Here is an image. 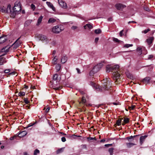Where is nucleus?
Instances as JSON below:
<instances>
[{
    "label": "nucleus",
    "instance_id": "nucleus-1",
    "mask_svg": "<svg viewBox=\"0 0 155 155\" xmlns=\"http://www.w3.org/2000/svg\"><path fill=\"white\" fill-rule=\"evenodd\" d=\"M104 85L102 87H99V86H96V84L92 82H90V84L92 86L96 87V89L101 91H103L105 90H108L110 87L111 85V83L110 80L109 78H106L104 80Z\"/></svg>",
    "mask_w": 155,
    "mask_h": 155
},
{
    "label": "nucleus",
    "instance_id": "nucleus-2",
    "mask_svg": "<svg viewBox=\"0 0 155 155\" xmlns=\"http://www.w3.org/2000/svg\"><path fill=\"white\" fill-rule=\"evenodd\" d=\"M103 66V64L101 63H99L95 66L90 72V74L91 75H92L93 74H94L99 71L100 69Z\"/></svg>",
    "mask_w": 155,
    "mask_h": 155
},
{
    "label": "nucleus",
    "instance_id": "nucleus-3",
    "mask_svg": "<svg viewBox=\"0 0 155 155\" xmlns=\"http://www.w3.org/2000/svg\"><path fill=\"white\" fill-rule=\"evenodd\" d=\"M64 29L63 26L58 25L54 27L52 29V32L55 33H58Z\"/></svg>",
    "mask_w": 155,
    "mask_h": 155
},
{
    "label": "nucleus",
    "instance_id": "nucleus-4",
    "mask_svg": "<svg viewBox=\"0 0 155 155\" xmlns=\"http://www.w3.org/2000/svg\"><path fill=\"white\" fill-rule=\"evenodd\" d=\"M17 11V10H0V12L1 13H10L11 17L14 18Z\"/></svg>",
    "mask_w": 155,
    "mask_h": 155
},
{
    "label": "nucleus",
    "instance_id": "nucleus-5",
    "mask_svg": "<svg viewBox=\"0 0 155 155\" xmlns=\"http://www.w3.org/2000/svg\"><path fill=\"white\" fill-rule=\"evenodd\" d=\"M37 37L38 38L39 40H41L42 42L45 43L46 44L48 43L49 41V40L46 36L42 35H38L37 36Z\"/></svg>",
    "mask_w": 155,
    "mask_h": 155
},
{
    "label": "nucleus",
    "instance_id": "nucleus-6",
    "mask_svg": "<svg viewBox=\"0 0 155 155\" xmlns=\"http://www.w3.org/2000/svg\"><path fill=\"white\" fill-rule=\"evenodd\" d=\"M58 2L59 5L63 8L66 9L67 8V4L64 1L58 0Z\"/></svg>",
    "mask_w": 155,
    "mask_h": 155
},
{
    "label": "nucleus",
    "instance_id": "nucleus-7",
    "mask_svg": "<svg viewBox=\"0 0 155 155\" xmlns=\"http://www.w3.org/2000/svg\"><path fill=\"white\" fill-rule=\"evenodd\" d=\"M16 9L21 10V5L20 2L19 1H17L15 2L12 10H15Z\"/></svg>",
    "mask_w": 155,
    "mask_h": 155
},
{
    "label": "nucleus",
    "instance_id": "nucleus-8",
    "mask_svg": "<svg viewBox=\"0 0 155 155\" xmlns=\"http://www.w3.org/2000/svg\"><path fill=\"white\" fill-rule=\"evenodd\" d=\"M115 7L117 10H120V9H122L125 8L126 6L121 4L119 3L116 5Z\"/></svg>",
    "mask_w": 155,
    "mask_h": 155
},
{
    "label": "nucleus",
    "instance_id": "nucleus-9",
    "mask_svg": "<svg viewBox=\"0 0 155 155\" xmlns=\"http://www.w3.org/2000/svg\"><path fill=\"white\" fill-rule=\"evenodd\" d=\"M150 78L149 77H147L145 78L141 81V82L143 84H146L149 83L150 81Z\"/></svg>",
    "mask_w": 155,
    "mask_h": 155
},
{
    "label": "nucleus",
    "instance_id": "nucleus-10",
    "mask_svg": "<svg viewBox=\"0 0 155 155\" xmlns=\"http://www.w3.org/2000/svg\"><path fill=\"white\" fill-rule=\"evenodd\" d=\"M67 57L65 55H63L61 57V62L62 64H64L67 61Z\"/></svg>",
    "mask_w": 155,
    "mask_h": 155
},
{
    "label": "nucleus",
    "instance_id": "nucleus-11",
    "mask_svg": "<svg viewBox=\"0 0 155 155\" xmlns=\"http://www.w3.org/2000/svg\"><path fill=\"white\" fill-rule=\"evenodd\" d=\"M27 134V132L25 130H24L20 132L18 134V136L20 137H22L26 135Z\"/></svg>",
    "mask_w": 155,
    "mask_h": 155
},
{
    "label": "nucleus",
    "instance_id": "nucleus-12",
    "mask_svg": "<svg viewBox=\"0 0 155 155\" xmlns=\"http://www.w3.org/2000/svg\"><path fill=\"white\" fill-rule=\"evenodd\" d=\"M106 72H109L113 70V67L111 65H107L106 66Z\"/></svg>",
    "mask_w": 155,
    "mask_h": 155
},
{
    "label": "nucleus",
    "instance_id": "nucleus-13",
    "mask_svg": "<svg viewBox=\"0 0 155 155\" xmlns=\"http://www.w3.org/2000/svg\"><path fill=\"white\" fill-rule=\"evenodd\" d=\"M113 75L116 80L118 79L120 76V74L118 72H114L113 73Z\"/></svg>",
    "mask_w": 155,
    "mask_h": 155
},
{
    "label": "nucleus",
    "instance_id": "nucleus-14",
    "mask_svg": "<svg viewBox=\"0 0 155 155\" xmlns=\"http://www.w3.org/2000/svg\"><path fill=\"white\" fill-rule=\"evenodd\" d=\"M153 40L154 38L153 37H150L149 38L147 39V41L148 44L149 45H150L152 43Z\"/></svg>",
    "mask_w": 155,
    "mask_h": 155
},
{
    "label": "nucleus",
    "instance_id": "nucleus-15",
    "mask_svg": "<svg viewBox=\"0 0 155 155\" xmlns=\"http://www.w3.org/2000/svg\"><path fill=\"white\" fill-rule=\"evenodd\" d=\"M147 137V136L145 135L144 136H141L140 137V141L141 144H142L143 143L145 140V139Z\"/></svg>",
    "mask_w": 155,
    "mask_h": 155
},
{
    "label": "nucleus",
    "instance_id": "nucleus-16",
    "mask_svg": "<svg viewBox=\"0 0 155 155\" xmlns=\"http://www.w3.org/2000/svg\"><path fill=\"white\" fill-rule=\"evenodd\" d=\"M7 40L5 36H2L0 37V44H2L4 42Z\"/></svg>",
    "mask_w": 155,
    "mask_h": 155
},
{
    "label": "nucleus",
    "instance_id": "nucleus-17",
    "mask_svg": "<svg viewBox=\"0 0 155 155\" xmlns=\"http://www.w3.org/2000/svg\"><path fill=\"white\" fill-rule=\"evenodd\" d=\"M46 3L48 5L52 10H55V8L52 3L50 2H47Z\"/></svg>",
    "mask_w": 155,
    "mask_h": 155
},
{
    "label": "nucleus",
    "instance_id": "nucleus-18",
    "mask_svg": "<svg viewBox=\"0 0 155 155\" xmlns=\"http://www.w3.org/2000/svg\"><path fill=\"white\" fill-rule=\"evenodd\" d=\"M58 59V58L57 56H55L52 61V63L54 64H56L57 63V61Z\"/></svg>",
    "mask_w": 155,
    "mask_h": 155
},
{
    "label": "nucleus",
    "instance_id": "nucleus-19",
    "mask_svg": "<svg viewBox=\"0 0 155 155\" xmlns=\"http://www.w3.org/2000/svg\"><path fill=\"white\" fill-rule=\"evenodd\" d=\"M84 29H86L87 27L89 29H91L93 28V26L91 25L90 24H86L84 26Z\"/></svg>",
    "mask_w": 155,
    "mask_h": 155
},
{
    "label": "nucleus",
    "instance_id": "nucleus-20",
    "mask_svg": "<svg viewBox=\"0 0 155 155\" xmlns=\"http://www.w3.org/2000/svg\"><path fill=\"white\" fill-rule=\"evenodd\" d=\"M5 62V58L3 57L0 58V65L3 64Z\"/></svg>",
    "mask_w": 155,
    "mask_h": 155
},
{
    "label": "nucleus",
    "instance_id": "nucleus-21",
    "mask_svg": "<svg viewBox=\"0 0 155 155\" xmlns=\"http://www.w3.org/2000/svg\"><path fill=\"white\" fill-rule=\"evenodd\" d=\"M122 119H123L122 118L118 119L117 121L116 124L114 125L116 127V125H117L118 126L120 125L121 124L122 120Z\"/></svg>",
    "mask_w": 155,
    "mask_h": 155
},
{
    "label": "nucleus",
    "instance_id": "nucleus-22",
    "mask_svg": "<svg viewBox=\"0 0 155 155\" xmlns=\"http://www.w3.org/2000/svg\"><path fill=\"white\" fill-rule=\"evenodd\" d=\"M56 20L55 19L53 18H49L48 21V23H51L54 22L56 21Z\"/></svg>",
    "mask_w": 155,
    "mask_h": 155
},
{
    "label": "nucleus",
    "instance_id": "nucleus-23",
    "mask_svg": "<svg viewBox=\"0 0 155 155\" xmlns=\"http://www.w3.org/2000/svg\"><path fill=\"white\" fill-rule=\"evenodd\" d=\"M43 18V16H41L38 19L37 21V25H39L41 22L42 19Z\"/></svg>",
    "mask_w": 155,
    "mask_h": 155
},
{
    "label": "nucleus",
    "instance_id": "nucleus-24",
    "mask_svg": "<svg viewBox=\"0 0 155 155\" xmlns=\"http://www.w3.org/2000/svg\"><path fill=\"white\" fill-rule=\"evenodd\" d=\"M61 68V65L59 64H56L55 66V68L57 71H60Z\"/></svg>",
    "mask_w": 155,
    "mask_h": 155
},
{
    "label": "nucleus",
    "instance_id": "nucleus-25",
    "mask_svg": "<svg viewBox=\"0 0 155 155\" xmlns=\"http://www.w3.org/2000/svg\"><path fill=\"white\" fill-rule=\"evenodd\" d=\"M135 144L132 143H126V145L128 148H130L132 146L135 145Z\"/></svg>",
    "mask_w": 155,
    "mask_h": 155
},
{
    "label": "nucleus",
    "instance_id": "nucleus-26",
    "mask_svg": "<svg viewBox=\"0 0 155 155\" xmlns=\"http://www.w3.org/2000/svg\"><path fill=\"white\" fill-rule=\"evenodd\" d=\"M32 22L31 20H28L26 21L25 23V26H27L29 25Z\"/></svg>",
    "mask_w": 155,
    "mask_h": 155
},
{
    "label": "nucleus",
    "instance_id": "nucleus-27",
    "mask_svg": "<svg viewBox=\"0 0 155 155\" xmlns=\"http://www.w3.org/2000/svg\"><path fill=\"white\" fill-rule=\"evenodd\" d=\"M64 147H63L58 149L56 151V153L57 154H59L62 152L64 150Z\"/></svg>",
    "mask_w": 155,
    "mask_h": 155
},
{
    "label": "nucleus",
    "instance_id": "nucleus-28",
    "mask_svg": "<svg viewBox=\"0 0 155 155\" xmlns=\"http://www.w3.org/2000/svg\"><path fill=\"white\" fill-rule=\"evenodd\" d=\"M86 102V100L85 97H83L82 98L81 101L80 102V104L82 103V104H84Z\"/></svg>",
    "mask_w": 155,
    "mask_h": 155
},
{
    "label": "nucleus",
    "instance_id": "nucleus-29",
    "mask_svg": "<svg viewBox=\"0 0 155 155\" xmlns=\"http://www.w3.org/2000/svg\"><path fill=\"white\" fill-rule=\"evenodd\" d=\"M101 32V30L100 29H96L94 31V32L96 34H98L100 33Z\"/></svg>",
    "mask_w": 155,
    "mask_h": 155
},
{
    "label": "nucleus",
    "instance_id": "nucleus-30",
    "mask_svg": "<svg viewBox=\"0 0 155 155\" xmlns=\"http://www.w3.org/2000/svg\"><path fill=\"white\" fill-rule=\"evenodd\" d=\"M40 153L39 150L38 149H35L34 151V155H37L38 154Z\"/></svg>",
    "mask_w": 155,
    "mask_h": 155
},
{
    "label": "nucleus",
    "instance_id": "nucleus-31",
    "mask_svg": "<svg viewBox=\"0 0 155 155\" xmlns=\"http://www.w3.org/2000/svg\"><path fill=\"white\" fill-rule=\"evenodd\" d=\"M124 123L122 124V125H124V124L128 123L129 122V120L127 118H125L124 120Z\"/></svg>",
    "mask_w": 155,
    "mask_h": 155
},
{
    "label": "nucleus",
    "instance_id": "nucleus-32",
    "mask_svg": "<svg viewBox=\"0 0 155 155\" xmlns=\"http://www.w3.org/2000/svg\"><path fill=\"white\" fill-rule=\"evenodd\" d=\"M119 68V66L118 65H116L113 67V70H117Z\"/></svg>",
    "mask_w": 155,
    "mask_h": 155
},
{
    "label": "nucleus",
    "instance_id": "nucleus-33",
    "mask_svg": "<svg viewBox=\"0 0 155 155\" xmlns=\"http://www.w3.org/2000/svg\"><path fill=\"white\" fill-rule=\"evenodd\" d=\"M58 76L57 74H54L53 77V79L54 80L56 81L57 79Z\"/></svg>",
    "mask_w": 155,
    "mask_h": 155
},
{
    "label": "nucleus",
    "instance_id": "nucleus-34",
    "mask_svg": "<svg viewBox=\"0 0 155 155\" xmlns=\"http://www.w3.org/2000/svg\"><path fill=\"white\" fill-rule=\"evenodd\" d=\"M113 150L114 148H110L109 149L108 151L110 155H111L113 154Z\"/></svg>",
    "mask_w": 155,
    "mask_h": 155
},
{
    "label": "nucleus",
    "instance_id": "nucleus-35",
    "mask_svg": "<svg viewBox=\"0 0 155 155\" xmlns=\"http://www.w3.org/2000/svg\"><path fill=\"white\" fill-rule=\"evenodd\" d=\"M133 46L132 44H126L124 46V48H128L130 47Z\"/></svg>",
    "mask_w": 155,
    "mask_h": 155
},
{
    "label": "nucleus",
    "instance_id": "nucleus-36",
    "mask_svg": "<svg viewBox=\"0 0 155 155\" xmlns=\"http://www.w3.org/2000/svg\"><path fill=\"white\" fill-rule=\"evenodd\" d=\"M20 38H18L15 42L14 43V44H17V46H18L19 45L21 44V43L20 42H19L18 40Z\"/></svg>",
    "mask_w": 155,
    "mask_h": 155
},
{
    "label": "nucleus",
    "instance_id": "nucleus-37",
    "mask_svg": "<svg viewBox=\"0 0 155 155\" xmlns=\"http://www.w3.org/2000/svg\"><path fill=\"white\" fill-rule=\"evenodd\" d=\"M25 95V93L24 92H20L18 94V95L19 96H24Z\"/></svg>",
    "mask_w": 155,
    "mask_h": 155
},
{
    "label": "nucleus",
    "instance_id": "nucleus-38",
    "mask_svg": "<svg viewBox=\"0 0 155 155\" xmlns=\"http://www.w3.org/2000/svg\"><path fill=\"white\" fill-rule=\"evenodd\" d=\"M150 31V29L149 28H148L147 29H145L144 31H142V33H143L144 34H146L148 31Z\"/></svg>",
    "mask_w": 155,
    "mask_h": 155
},
{
    "label": "nucleus",
    "instance_id": "nucleus-39",
    "mask_svg": "<svg viewBox=\"0 0 155 155\" xmlns=\"http://www.w3.org/2000/svg\"><path fill=\"white\" fill-rule=\"evenodd\" d=\"M7 48L6 47H5L3 49H2V51L4 52L5 51V52H7L8 51V49H6Z\"/></svg>",
    "mask_w": 155,
    "mask_h": 155
},
{
    "label": "nucleus",
    "instance_id": "nucleus-40",
    "mask_svg": "<svg viewBox=\"0 0 155 155\" xmlns=\"http://www.w3.org/2000/svg\"><path fill=\"white\" fill-rule=\"evenodd\" d=\"M24 102L26 104H28L29 103V101L28 100V99L26 98H24Z\"/></svg>",
    "mask_w": 155,
    "mask_h": 155
},
{
    "label": "nucleus",
    "instance_id": "nucleus-41",
    "mask_svg": "<svg viewBox=\"0 0 155 155\" xmlns=\"http://www.w3.org/2000/svg\"><path fill=\"white\" fill-rule=\"evenodd\" d=\"M113 40L116 42H119L120 41L117 38H113Z\"/></svg>",
    "mask_w": 155,
    "mask_h": 155
},
{
    "label": "nucleus",
    "instance_id": "nucleus-42",
    "mask_svg": "<svg viewBox=\"0 0 155 155\" xmlns=\"http://www.w3.org/2000/svg\"><path fill=\"white\" fill-rule=\"evenodd\" d=\"M135 107V105H132L131 106L129 107V109L130 110H133Z\"/></svg>",
    "mask_w": 155,
    "mask_h": 155
},
{
    "label": "nucleus",
    "instance_id": "nucleus-43",
    "mask_svg": "<svg viewBox=\"0 0 155 155\" xmlns=\"http://www.w3.org/2000/svg\"><path fill=\"white\" fill-rule=\"evenodd\" d=\"M137 51H140V54H142V48L140 47H138L137 48Z\"/></svg>",
    "mask_w": 155,
    "mask_h": 155
},
{
    "label": "nucleus",
    "instance_id": "nucleus-44",
    "mask_svg": "<svg viewBox=\"0 0 155 155\" xmlns=\"http://www.w3.org/2000/svg\"><path fill=\"white\" fill-rule=\"evenodd\" d=\"M77 28H78V27L76 26H73L71 27V29L73 30H75V29H77Z\"/></svg>",
    "mask_w": 155,
    "mask_h": 155
},
{
    "label": "nucleus",
    "instance_id": "nucleus-45",
    "mask_svg": "<svg viewBox=\"0 0 155 155\" xmlns=\"http://www.w3.org/2000/svg\"><path fill=\"white\" fill-rule=\"evenodd\" d=\"M16 74V72L15 71L12 72L8 74L9 75H15Z\"/></svg>",
    "mask_w": 155,
    "mask_h": 155
},
{
    "label": "nucleus",
    "instance_id": "nucleus-46",
    "mask_svg": "<svg viewBox=\"0 0 155 155\" xmlns=\"http://www.w3.org/2000/svg\"><path fill=\"white\" fill-rule=\"evenodd\" d=\"M31 8L32 9L34 10L35 9V6L33 4H31Z\"/></svg>",
    "mask_w": 155,
    "mask_h": 155
},
{
    "label": "nucleus",
    "instance_id": "nucleus-47",
    "mask_svg": "<svg viewBox=\"0 0 155 155\" xmlns=\"http://www.w3.org/2000/svg\"><path fill=\"white\" fill-rule=\"evenodd\" d=\"M10 71L9 69H6L4 71V72L5 73H9Z\"/></svg>",
    "mask_w": 155,
    "mask_h": 155
},
{
    "label": "nucleus",
    "instance_id": "nucleus-48",
    "mask_svg": "<svg viewBox=\"0 0 155 155\" xmlns=\"http://www.w3.org/2000/svg\"><path fill=\"white\" fill-rule=\"evenodd\" d=\"M61 141L63 142H64L66 141V138L64 137H63L61 138Z\"/></svg>",
    "mask_w": 155,
    "mask_h": 155
},
{
    "label": "nucleus",
    "instance_id": "nucleus-49",
    "mask_svg": "<svg viewBox=\"0 0 155 155\" xmlns=\"http://www.w3.org/2000/svg\"><path fill=\"white\" fill-rule=\"evenodd\" d=\"M153 57V56L152 55H150L148 56L147 59H150L152 58Z\"/></svg>",
    "mask_w": 155,
    "mask_h": 155
},
{
    "label": "nucleus",
    "instance_id": "nucleus-50",
    "mask_svg": "<svg viewBox=\"0 0 155 155\" xmlns=\"http://www.w3.org/2000/svg\"><path fill=\"white\" fill-rule=\"evenodd\" d=\"M11 6L10 4L8 5L7 8V10H11Z\"/></svg>",
    "mask_w": 155,
    "mask_h": 155
},
{
    "label": "nucleus",
    "instance_id": "nucleus-51",
    "mask_svg": "<svg viewBox=\"0 0 155 155\" xmlns=\"http://www.w3.org/2000/svg\"><path fill=\"white\" fill-rule=\"evenodd\" d=\"M61 87H54L53 89L55 90H59L61 89Z\"/></svg>",
    "mask_w": 155,
    "mask_h": 155
},
{
    "label": "nucleus",
    "instance_id": "nucleus-52",
    "mask_svg": "<svg viewBox=\"0 0 155 155\" xmlns=\"http://www.w3.org/2000/svg\"><path fill=\"white\" fill-rule=\"evenodd\" d=\"M123 30H122L119 33L121 37L123 35Z\"/></svg>",
    "mask_w": 155,
    "mask_h": 155
},
{
    "label": "nucleus",
    "instance_id": "nucleus-53",
    "mask_svg": "<svg viewBox=\"0 0 155 155\" xmlns=\"http://www.w3.org/2000/svg\"><path fill=\"white\" fill-rule=\"evenodd\" d=\"M16 136H15L13 137H11L10 138V139L11 140H14V139H15L16 137Z\"/></svg>",
    "mask_w": 155,
    "mask_h": 155
},
{
    "label": "nucleus",
    "instance_id": "nucleus-54",
    "mask_svg": "<svg viewBox=\"0 0 155 155\" xmlns=\"http://www.w3.org/2000/svg\"><path fill=\"white\" fill-rule=\"evenodd\" d=\"M112 145V144H106L105 145V146L106 147H109V146H111Z\"/></svg>",
    "mask_w": 155,
    "mask_h": 155
},
{
    "label": "nucleus",
    "instance_id": "nucleus-55",
    "mask_svg": "<svg viewBox=\"0 0 155 155\" xmlns=\"http://www.w3.org/2000/svg\"><path fill=\"white\" fill-rule=\"evenodd\" d=\"M99 40L98 38H96L95 39V41L96 43H97Z\"/></svg>",
    "mask_w": 155,
    "mask_h": 155
},
{
    "label": "nucleus",
    "instance_id": "nucleus-56",
    "mask_svg": "<svg viewBox=\"0 0 155 155\" xmlns=\"http://www.w3.org/2000/svg\"><path fill=\"white\" fill-rule=\"evenodd\" d=\"M137 23V22L136 21H129L128 22V23L129 24V23Z\"/></svg>",
    "mask_w": 155,
    "mask_h": 155
},
{
    "label": "nucleus",
    "instance_id": "nucleus-57",
    "mask_svg": "<svg viewBox=\"0 0 155 155\" xmlns=\"http://www.w3.org/2000/svg\"><path fill=\"white\" fill-rule=\"evenodd\" d=\"M50 110V108L49 107H48L46 110V112L47 113Z\"/></svg>",
    "mask_w": 155,
    "mask_h": 155
},
{
    "label": "nucleus",
    "instance_id": "nucleus-58",
    "mask_svg": "<svg viewBox=\"0 0 155 155\" xmlns=\"http://www.w3.org/2000/svg\"><path fill=\"white\" fill-rule=\"evenodd\" d=\"M87 139L89 140H92L94 139V138H93V137H87Z\"/></svg>",
    "mask_w": 155,
    "mask_h": 155
},
{
    "label": "nucleus",
    "instance_id": "nucleus-59",
    "mask_svg": "<svg viewBox=\"0 0 155 155\" xmlns=\"http://www.w3.org/2000/svg\"><path fill=\"white\" fill-rule=\"evenodd\" d=\"M56 51H55V50H54L53 51V53H52V54L53 55V56L54 57V55L56 53Z\"/></svg>",
    "mask_w": 155,
    "mask_h": 155
},
{
    "label": "nucleus",
    "instance_id": "nucleus-60",
    "mask_svg": "<svg viewBox=\"0 0 155 155\" xmlns=\"http://www.w3.org/2000/svg\"><path fill=\"white\" fill-rule=\"evenodd\" d=\"M132 137L131 136L129 137H127V139L128 140H129V139H131V138H132Z\"/></svg>",
    "mask_w": 155,
    "mask_h": 155
},
{
    "label": "nucleus",
    "instance_id": "nucleus-61",
    "mask_svg": "<svg viewBox=\"0 0 155 155\" xmlns=\"http://www.w3.org/2000/svg\"><path fill=\"white\" fill-rule=\"evenodd\" d=\"M76 70L78 73H80V71L78 68H76Z\"/></svg>",
    "mask_w": 155,
    "mask_h": 155
},
{
    "label": "nucleus",
    "instance_id": "nucleus-62",
    "mask_svg": "<svg viewBox=\"0 0 155 155\" xmlns=\"http://www.w3.org/2000/svg\"><path fill=\"white\" fill-rule=\"evenodd\" d=\"M83 148H85L86 147V146L85 145H84L82 146Z\"/></svg>",
    "mask_w": 155,
    "mask_h": 155
},
{
    "label": "nucleus",
    "instance_id": "nucleus-63",
    "mask_svg": "<svg viewBox=\"0 0 155 155\" xmlns=\"http://www.w3.org/2000/svg\"><path fill=\"white\" fill-rule=\"evenodd\" d=\"M105 141V140L104 139L100 141L101 142H104Z\"/></svg>",
    "mask_w": 155,
    "mask_h": 155
},
{
    "label": "nucleus",
    "instance_id": "nucleus-64",
    "mask_svg": "<svg viewBox=\"0 0 155 155\" xmlns=\"http://www.w3.org/2000/svg\"><path fill=\"white\" fill-rule=\"evenodd\" d=\"M24 155H28L27 152H25L24 153Z\"/></svg>",
    "mask_w": 155,
    "mask_h": 155
}]
</instances>
